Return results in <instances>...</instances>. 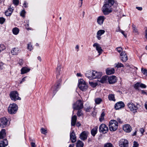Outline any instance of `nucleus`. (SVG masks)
<instances>
[{"mask_svg": "<svg viewBox=\"0 0 147 147\" xmlns=\"http://www.w3.org/2000/svg\"><path fill=\"white\" fill-rule=\"evenodd\" d=\"M114 3V0H105V4L102 8V10L105 15H108L112 12L111 7Z\"/></svg>", "mask_w": 147, "mask_h": 147, "instance_id": "obj_1", "label": "nucleus"}, {"mask_svg": "<svg viewBox=\"0 0 147 147\" xmlns=\"http://www.w3.org/2000/svg\"><path fill=\"white\" fill-rule=\"evenodd\" d=\"M109 129L111 131H115L118 128V122L115 120H111L109 122Z\"/></svg>", "mask_w": 147, "mask_h": 147, "instance_id": "obj_2", "label": "nucleus"}, {"mask_svg": "<svg viewBox=\"0 0 147 147\" xmlns=\"http://www.w3.org/2000/svg\"><path fill=\"white\" fill-rule=\"evenodd\" d=\"M18 108V105L15 103L11 104L8 108V112L10 114H14L17 112Z\"/></svg>", "mask_w": 147, "mask_h": 147, "instance_id": "obj_3", "label": "nucleus"}, {"mask_svg": "<svg viewBox=\"0 0 147 147\" xmlns=\"http://www.w3.org/2000/svg\"><path fill=\"white\" fill-rule=\"evenodd\" d=\"M73 108L74 110L82 109L83 108V103L80 100H78L73 104Z\"/></svg>", "mask_w": 147, "mask_h": 147, "instance_id": "obj_4", "label": "nucleus"}, {"mask_svg": "<svg viewBox=\"0 0 147 147\" xmlns=\"http://www.w3.org/2000/svg\"><path fill=\"white\" fill-rule=\"evenodd\" d=\"M19 94L17 91H13L10 94V97L12 100L15 101L17 100H20L21 98L19 96Z\"/></svg>", "mask_w": 147, "mask_h": 147, "instance_id": "obj_5", "label": "nucleus"}, {"mask_svg": "<svg viewBox=\"0 0 147 147\" xmlns=\"http://www.w3.org/2000/svg\"><path fill=\"white\" fill-rule=\"evenodd\" d=\"M127 106L131 111L134 112L136 111L138 109V106H140V105L138 103H136V105H135L132 102L128 103Z\"/></svg>", "mask_w": 147, "mask_h": 147, "instance_id": "obj_6", "label": "nucleus"}, {"mask_svg": "<svg viewBox=\"0 0 147 147\" xmlns=\"http://www.w3.org/2000/svg\"><path fill=\"white\" fill-rule=\"evenodd\" d=\"M108 130L107 126L104 124H102L99 127V131L104 134L107 133Z\"/></svg>", "mask_w": 147, "mask_h": 147, "instance_id": "obj_7", "label": "nucleus"}, {"mask_svg": "<svg viewBox=\"0 0 147 147\" xmlns=\"http://www.w3.org/2000/svg\"><path fill=\"white\" fill-rule=\"evenodd\" d=\"M8 120L5 117L0 119V126L4 127L8 125Z\"/></svg>", "mask_w": 147, "mask_h": 147, "instance_id": "obj_8", "label": "nucleus"}, {"mask_svg": "<svg viewBox=\"0 0 147 147\" xmlns=\"http://www.w3.org/2000/svg\"><path fill=\"white\" fill-rule=\"evenodd\" d=\"M128 144V141L126 140L122 139L119 142V146L120 147H127Z\"/></svg>", "mask_w": 147, "mask_h": 147, "instance_id": "obj_9", "label": "nucleus"}, {"mask_svg": "<svg viewBox=\"0 0 147 147\" xmlns=\"http://www.w3.org/2000/svg\"><path fill=\"white\" fill-rule=\"evenodd\" d=\"M124 106V103L122 101H119L115 104L114 107L115 109L118 110L123 108Z\"/></svg>", "mask_w": 147, "mask_h": 147, "instance_id": "obj_10", "label": "nucleus"}, {"mask_svg": "<svg viewBox=\"0 0 147 147\" xmlns=\"http://www.w3.org/2000/svg\"><path fill=\"white\" fill-rule=\"evenodd\" d=\"M88 133L87 131H84L80 134V138L82 140H85L87 139Z\"/></svg>", "mask_w": 147, "mask_h": 147, "instance_id": "obj_11", "label": "nucleus"}, {"mask_svg": "<svg viewBox=\"0 0 147 147\" xmlns=\"http://www.w3.org/2000/svg\"><path fill=\"white\" fill-rule=\"evenodd\" d=\"M120 55L121 60L123 62L126 61L128 59V58L125 52V51L122 52Z\"/></svg>", "mask_w": 147, "mask_h": 147, "instance_id": "obj_12", "label": "nucleus"}, {"mask_svg": "<svg viewBox=\"0 0 147 147\" xmlns=\"http://www.w3.org/2000/svg\"><path fill=\"white\" fill-rule=\"evenodd\" d=\"M102 75V73L101 72H98L95 71H93L92 76L93 79L99 78L101 77Z\"/></svg>", "mask_w": 147, "mask_h": 147, "instance_id": "obj_13", "label": "nucleus"}, {"mask_svg": "<svg viewBox=\"0 0 147 147\" xmlns=\"http://www.w3.org/2000/svg\"><path fill=\"white\" fill-rule=\"evenodd\" d=\"M108 80L110 84H112L116 82L117 81V79L116 76H113L109 77Z\"/></svg>", "mask_w": 147, "mask_h": 147, "instance_id": "obj_14", "label": "nucleus"}, {"mask_svg": "<svg viewBox=\"0 0 147 147\" xmlns=\"http://www.w3.org/2000/svg\"><path fill=\"white\" fill-rule=\"evenodd\" d=\"M105 19L106 18L104 16H99L97 19V22L98 24L100 25H102Z\"/></svg>", "mask_w": 147, "mask_h": 147, "instance_id": "obj_15", "label": "nucleus"}, {"mask_svg": "<svg viewBox=\"0 0 147 147\" xmlns=\"http://www.w3.org/2000/svg\"><path fill=\"white\" fill-rule=\"evenodd\" d=\"M93 47H96V49L99 53V55L101 53L103 50L101 47H100L98 44L97 43H95L93 44Z\"/></svg>", "mask_w": 147, "mask_h": 147, "instance_id": "obj_16", "label": "nucleus"}, {"mask_svg": "<svg viewBox=\"0 0 147 147\" xmlns=\"http://www.w3.org/2000/svg\"><path fill=\"white\" fill-rule=\"evenodd\" d=\"M70 139L71 141L72 142L74 143L76 141V137L74 131H73L71 132H70Z\"/></svg>", "mask_w": 147, "mask_h": 147, "instance_id": "obj_17", "label": "nucleus"}, {"mask_svg": "<svg viewBox=\"0 0 147 147\" xmlns=\"http://www.w3.org/2000/svg\"><path fill=\"white\" fill-rule=\"evenodd\" d=\"M123 129L127 132H129L131 130V128L130 125L128 124H126L123 126Z\"/></svg>", "mask_w": 147, "mask_h": 147, "instance_id": "obj_18", "label": "nucleus"}, {"mask_svg": "<svg viewBox=\"0 0 147 147\" xmlns=\"http://www.w3.org/2000/svg\"><path fill=\"white\" fill-rule=\"evenodd\" d=\"M8 144V142L7 139H5L0 142V147H5Z\"/></svg>", "mask_w": 147, "mask_h": 147, "instance_id": "obj_19", "label": "nucleus"}, {"mask_svg": "<svg viewBox=\"0 0 147 147\" xmlns=\"http://www.w3.org/2000/svg\"><path fill=\"white\" fill-rule=\"evenodd\" d=\"M78 87L79 88L83 91H85L88 88V86L86 83L83 84H79Z\"/></svg>", "mask_w": 147, "mask_h": 147, "instance_id": "obj_20", "label": "nucleus"}, {"mask_svg": "<svg viewBox=\"0 0 147 147\" xmlns=\"http://www.w3.org/2000/svg\"><path fill=\"white\" fill-rule=\"evenodd\" d=\"M105 32V31L103 30H100L98 31L97 33L96 37L98 40H100V36L103 34Z\"/></svg>", "mask_w": 147, "mask_h": 147, "instance_id": "obj_21", "label": "nucleus"}, {"mask_svg": "<svg viewBox=\"0 0 147 147\" xmlns=\"http://www.w3.org/2000/svg\"><path fill=\"white\" fill-rule=\"evenodd\" d=\"M92 73L93 71H88L85 74L86 76L89 80H91L93 79Z\"/></svg>", "mask_w": 147, "mask_h": 147, "instance_id": "obj_22", "label": "nucleus"}, {"mask_svg": "<svg viewBox=\"0 0 147 147\" xmlns=\"http://www.w3.org/2000/svg\"><path fill=\"white\" fill-rule=\"evenodd\" d=\"M98 127L96 126L94 127L91 131V134L92 136L94 137L97 132Z\"/></svg>", "mask_w": 147, "mask_h": 147, "instance_id": "obj_23", "label": "nucleus"}, {"mask_svg": "<svg viewBox=\"0 0 147 147\" xmlns=\"http://www.w3.org/2000/svg\"><path fill=\"white\" fill-rule=\"evenodd\" d=\"M106 74L107 75L113 74L115 72V69L114 68H108L106 69Z\"/></svg>", "mask_w": 147, "mask_h": 147, "instance_id": "obj_24", "label": "nucleus"}, {"mask_svg": "<svg viewBox=\"0 0 147 147\" xmlns=\"http://www.w3.org/2000/svg\"><path fill=\"white\" fill-rule=\"evenodd\" d=\"M77 120V116L76 115H74L72 117L71 120V125L74 126L76 124Z\"/></svg>", "mask_w": 147, "mask_h": 147, "instance_id": "obj_25", "label": "nucleus"}, {"mask_svg": "<svg viewBox=\"0 0 147 147\" xmlns=\"http://www.w3.org/2000/svg\"><path fill=\"white\" fill-rule=\"evenodd\" d=\"M5 130V129H2L0 132V139H3L6 136Z\"/></svg>", "mask_w": 147, "mask_h": 147, "instance_id": "obj_26", "label": "nucleus"}, {"mask_svg": "<svg viewBox=\"0 0 147 147\" xmlns=\"http://www.w3.org/2000/svg\"><path fill=\"white\" fill-rule=\"evenodd\" d=\"M61 65L58 64L57 66L56 69L57 72V78H58V76L60 75V72L61 71Z\"/></svg>", "mask_w": 147, "mask_h": 147, "instance_id": "obj_27", "label": "nucleus"}, {"mask_svg": "<svg viewBox=\"0 0 147 147\" xmlns=\"http://www.w3.org/2000/svg\"><path fill=\"white\" fill-rule=\"evenodd\" d=\"M19 52V50L18 48H14L11 51V53L13 55H16Z\"/></svg>", "mask_w": 147, "mask_h": 147, "instance_id": "obj_28", "label": "nucleus"}, {"mask_svg": "<svg viewBox=\"0 0 147 147\" xmlns=\"http://www.w3.org/2000/svg\"><path fill=\"white\" fill-rule=\"evenodd\" d=\"M30 70V69H28L26 67H23L21 69V74H24L28 72Z\"/></svg>", "mask_w": 147, "mask_h": 147, "instance_id": "obj_29", "label": "nucleus"}, {"mask_svg": "<svg viewBox=\"0 0 147 147\" xmlns=\"http://www.w3.org/2000/svg\"><path fill=\"white\" fill-rule=\"evenodd\" d=\"M107 76H103L100 80V82L102 83H106L107 82Z\"/></svg>", "mask_w": 147, "mask_h": 147, "instance_id": "obj_30", "label": "nucleus"}, {"mask_svg": "<svg viewBox=\"0 0 147 147\" xmlns=\"http://www.w3.org/2000/svg\"><path fill=\"white\" fill-rule=\"evenodd\" d=\"M84 144L80 140H78L76 144V147H83Z\"/></svg>", "mask_w": 147, "mask_h": 147, "instance_id": "obj_31", "label": "nucleus"}, {"mask_svg": "<svg viewBox=\"0 0 147 147\" xmlns=\"http://www.w3.org/2000/svg\"><path fill=\"white\" fill-rule=\"evenodd\" d=\"M12 32L14 34L17 35L19 32V30L17 28H14L13 29Z\"/></svg>", "mask_w": 147, "mask_h": 147, "instance_id": "obj_32", "label": "nucleus"}, {"mask_svg": "<svg viewBox=\"0 0 147 147\" xmlns=\"http://www.w3.org/2000/svg\"><path fill=\"white\" fill-rule=\"evenodd\" d=\"M60 85V83H57L56 86H55L53 90V92L54 93H56L58 90L59 86Z\"/></svg>", "mask_w": 147, "mask_h": 147, "instance_id": "obj_33", "label": "nucleus"}, {"mask_svg": "<svg viewBox=\"0 0 147 147\" xmlns=\"http://www.w3.org/2000/svg\"><path fill=\"white\" fill-rule=\"evenodd\" d=\"M108 98L109 100H113L114 101L115 100L114 94H109V95Z\"/></svg>", "mask_w": 147, "mask_h": 147, "instance_id": "obj_34", "label": "nucleus"}, {"mask_svg": "<svg viewBox=\"0 0 147 147\" xmlns=\"http://www.w3.org/2000/svg\"><path fill=\"white\" fill-rule=\"evenodd\" d=\"M102 99L100 98H97L95 99V101L96 104H99L102 101Z\"/></svg>", "mask_w": 147, "mask_h": 147, "instance_id": "obj_35", "label": "nucleus"}, {"mask_svg": "<svg viewBox=\"0 0 147 147\" xmlns=\"http://www.w3.org/2000/svg\"><path fill=\"white\" fill-rule=\"evenodd\" d=\"M116 67L117 68L121 67H124V66L123 64L120 63L118 62L117 63H115Z\"/></svg>", "mask_w": 147, "mask_h": 147, "instance_id": "obj_36", "label": "nucleus"}, {"mask_svg": "<svg viewBox=\"0 0 147 147\" xmlns=\"http://www.w3.org/2000/svg\"><path fill=\"white\" fill-rule=\"evenodd\" d=\"M77 110L78 111L77 114L78 117H80L82 115H83V114L82 111L81 110V109H78Z\"/></svg>", "mask_w": 147, "mask_h": 147, "instance_id": "obj_37", "label": "nucleus"}, {"mask_svg": "<svg viewBox=\"0 0 147 147\" xmlns=\"http://www.w3.org/2000/svg\"><path fill=\"white\" fill-rule=\"evenodd\" d=\"M89 84L93 88L96 87L97 85V83H94L92 82H89Z\"/></svg>", "mask_w": 147, "mask_h": 147, "instance_id": "obj_38", "label": "nucleus"}, {"mask_svg": "<svg viewBox=\"0 0 147 147\" xmlns=\"http://www.w3.org/2000/svg\"><path fill=\"white\" fill-rule=\"evenodd\" d=\"M112 144L110 143H107L104 144V147H113Z\"/></svg>", "mask_w": 147, "mask_h": 147, "instance_id": "obj_39", "label": "nucleus"}, {"mask_svg": "<svg viewBox=\"0 0 147 147\" xmlns=\"http://www.w3.org/2000/svg\"><path fill=\"white\" fill-rule=\"evenodd\" d=\"M142 72L146 76H147V70L142 68L141 69Z\"/></svg>", "mask_w": 147, "mask_h": 147, "instance_id": "obj_40", "label": "nucleus"}, {"mask_svg": "<svg viewBox=\"0 0 147 147\" xmlns=\"http://www.w3.org/2000/svg\"><path fill=\"white\" fill-rule=\"evenodd\" d=\"M28 48L30 51L33 49V48L32 47V45H31V43H29L28 44Z\"/></svg>", "mask_w": 147, "mask_h": 147, "instance_id": "obj_41", "label": "nucleus"}, {"mask_svg": "<svg viewBox=\"0 0 147 147\" xmlns=\"http://www.w3.org/2000/svg\"><path fill=\"white\" fill-rule=\"evenodd\" d=\"M5 21V19L3 17H0V24H3Z\"/></svg>", "mask_w": 147, "mask_h": 147, "instance_id": "obj_42", "label": "nucleus"}, {"mask_svg": "<svg viewBox=\"0 0 147 147\" xmlns=\"http://www.w3.org/2000/svg\"><path fill=\"white\" fill-rule=\"evenodd\" d=\"M41 132L42 134H45V133H47V130L44 129L43 128H41Z\"/></svg>", "mask_w": 147, "mask_h": 147, "instance_id": "obj_43", "label": "nucleus"}, {"mask_svg": "<svg viewBox=\"0 0 147 147\" xmlns=\"http://www.w3.org/2000/svg\"><path fill=\"white\" fill-rule=\"evenodd\" d=\"M13 3L15 5H17L19 3V0H13Z\"/></svg>", "mask_w": 147, "mask_h": 147, "instance_id": "obj_44", "label": "nucleus"}, {"mask_svg": "<svg viewBox=\"0 0 147 147\" xmlns=\"http://www.w3.org/2000/svg\"><path fill=\"white\" fill-rule=\"evenodd\" d=\"M9 11L7 10L5 12V15L7 16H10L11 15V12H9Z\"/></svg>", "mask_w": 147, "mask_h": 147, "instance_id": "obj_45", "label": "nucleus"}, {"mask_svg": "<svg viewBox=\"0 0 147 147\" xmlns=\"http://www.w3.org/2000/svg\"><path fill=\"white\" fill-rule=\"evenodd\" d=\"M133 147H138L139 144L137 142L135 141H134L133 142Z\"/></svg>", "mask_w": 147, "mask_h": 147, "instance_id": "obj_46", "label": "nucleus"}, {"mask_svg": "<svg viewBox=\"0 0 147 147\" xmlns=\"http://www.w3.org/2000/svg\"><path fill=\"white\" fill-rule=\"evenodd\" d=\"M79 84H83L86 83L82 79H81L79 80Z\"/></svg>", "mask_w": 147, "mask_h": 147, "instance_id": "obj_47", "label": "nucleus"}, {"mask_svg": "<svg viewBox=\"0 0 147 147\" xmlns=\"http://www.w3.org/2000/svg\"><path fill=\"white\" fill-rule=\"evenodd\" d=\"M140 84L139 83H137L135 84L134 86V88L136 89L138 88L140 86Z\"/></svg>", "mask_w": 147, "mask_h": 147, "instance_id": "obj_48", "label": "nucleus"}, {"mask_svg": "<svg viewBox=\"0 0 147 147\" xmlns=\"http://www.w3.org/2000/svg\"><path fill=\"white\" fill-rule=\"evenodd\" d=\"M25 13V11L24 10H23L22 11L21 13H20V15L23 17H24V14Z\"/></svg>", "mask_w": 147, "mask_h": 147, "instance_id": "obj_49", "label": "nucleus"}, {"mask_svg": "<svg viewBox=\"0 0 147 147\" xmlns=\"http://www.w3.org/2000/svg\"><path fill=\"white\" fill-rule=\"evenodd\" d=\"M117 51L119 53L121 52L122 51V49L121 47H118L117 48Z\"/></svg>", "mask_w": 147, "mask_h": 147, "instance_id": "obj_50", "label": "nucleus"}, {"mask_svg": "<svg viewBox=\"0 0 147 147\" xmlns=\"http://www.w3.org/2000/svg\"><path fill=\"white\" fill-rule=\"evenodd\" d=\"M140 87L143 88H146V86L143 84H140Z\"/></svg>", "mask_w": 147, "mask_h": 147, "instance_id": "obj_51", "label": "nucleus"}, {"mask_svg": "<svg viewBox=\"0 0 147 147\" xmlns=\"http://www.w3.org/2000/svg\"><path fill=\"white\" fill-rule=\"evenodd\" d=\"M23 61L22 59L19 60L18 63L20 65H21L23 64Z\"/></svg>", "mask_w": 147, "mask_h": 147, "instance_id": "obj_52", "label": "nucleus"}, {"mask_svg": "<svg viewBox=\"0 0 147 147\" xmlns=\"http://www.w3.org/2000/svg\"><path fill=\"white\" fill-rule=\"evenodd\" d=\"M26 78V77H25L24 78H23L22 80L20 81V84H22L23 82H24V81H25V79Z\"/></svg>", "mask_w": 147, "mask_h": 147, "instance_id": "obj_53", "label": "nucleus"}, {"mask_svg": "<svg viewBox=\"0 0 147 147\" xmlns=\"http://www.w3.org/2000/svg\"><path fill=\"white\" fill-rule=\"evenodd\" d=\"M140 131L142 134L144 131V130L143 128H141L140 129Z\"/></svg>", "mask_w": 147, "mask_h": 147, "instance_id": "obj_54", "label": "nucleus"}, {"mask_svg": "<svg viewBox=\"0 0 147 147\" xmlns=\"http://www.w3.org/2000/svg\"><path fill=\"white\" fill-rule=\"evenodd\" d=\"M31 145L32 147H36V145L33 142H31Z\"/></svg>", "mask_w": 147, "mask_h": 147, "instance_id": "obj_55", "label": "nucleus"}, {"mask_svg": "<svg viewBox=\"0 0 147 147\" xmlns=\"http://www.w3.org/2000/svg\"><path fill=\"white\" fill-rule=\"evenodd\" d=\"M133 32H138L137 29L135 27H133Z\"/></svg>", "mask_w": 147, "mask_h": 147, "instance_id": "obj_56", "label": "nucleus"}, {"mask_svg": "<svg viewBox=\"0 0 147 147\" xmlns=\"http://www.w3.org/2000/svg\"><path fill=\"white\" fill-rule=\"evenodd\" d=\"M141 93L142 94H146V95H147V93L146 92H145L144 90H141Z\"/></svg>", "mask_w": 147, "mask_h": 147, "instance_id": "obj_57", "label": "nucleus"}, {"mask_svg": "<svg viewBox=\"0 0 147 147\" xmlns=\"http://www.w3.org/2000/svg\"><path fill=\"white\" fill-rule=\"evenodd\" d=\"M121 32L123 35L125 37V38L127 37V35L124 33V31H123L122 30L121 31Z\"/></svg>", "mask_w": 147, "mask_h": 147, "instance_id": "obj_58", "label": "nucleus"}, {"mask_svg": "<svg viewBox=\"0 0 147 147\" xmlns=\"http://www.w3.org/2000/svg\"><path fill=\"white\" fill-rule=\"evenodd\" d=\"M7 10L9 11V12H11V13H12L13 11V9L12 8H9Z\"/></svg>", "mask_w": 147, "mask_h": 147, "instance_id": "obj_59", "label": "nucleus"}, {"mask_svg": "<svg viewBox=\"0 0 147 147\" xmlns=\"http://www.w3.org/2000/svg\"><path fill=\"white\" fill-rule=\"evenodd\" d=\"M117 120L118 122H119L120 123H122V122L121 121V119L119 118H118L117 119Z\"/></svg>", "mask_w": 147, "mask_h": 147, "instance_id": "obj_60", "label": "nucleus"}, {"mask_svg": "<svg viewBox=\"0 0 147 147\" xmlns=\"http://www.w3.org/2000/svg\"><path fill=\"white\" fill-rule=\"evenodd\" d=\"M92 138H89L88 139V142L89 143L91 142H92Z\"/></svg>", "mask_w": 147, "mask_h": 147, "instance_id": "obj_61", "label": "nucleus"}, {"mask_svg": "<svg viewBox=\"0 0 147 147\" xmlns=\"http://www.w3.org/2000/svg\"><path fill=\"white\" fill-rule=\"evenodd\" d=\"M105 115V114L104 112H102L101 114L100 117H104Z\"/></svg>", "mask_w": 147, "mask_h": 147, "instance_id": "obj_62", "label": "nucleus"}, {"mask_svg": "<svg viewBox=\"0 0 147 147\" xmlns=\"http://www.w3.org/2000/svg\"><path fill=\"white\" fill-rule=\"evenodd\" d=\"M145 37L147 39V28L146 29L145 31Z\"/></svg>", "mask_w": 147, "mask_h": 147, "instance_id": "obj_63", "label": "nucleus"}, {"mask_svg": "<svg viewBox=\"0 0 147 147\" xmlns=\"http://www.w3.org/2000/svg\"><path fill=\"white\" fill-rule=\"evenodd\" d=\"M27 3L25 1L23 4V6L24 7H27Z\"/></svg>", "mask_w": 147, "mask_h": 147, "instance_id": "obj_64", "label": "nucleus"}]
</instances>
